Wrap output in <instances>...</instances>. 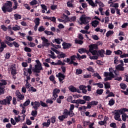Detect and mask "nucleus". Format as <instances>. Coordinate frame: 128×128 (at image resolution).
<instances>
[{
    "instance_id": "obj_57",
    "label": "nucleus",
    "mask_w": 128,
    "mask_h": 128,
    "mask_svg": "<svg viewBox=\"0 0 128 128\" xmlns=\"http://www.w3.org/2000/svg\"><path fill=\"white\" fill-rule=\"evenodd\" d=\"M86 102L84 100H78V104H84Z\"/></svg>"
},
{
    "instance_id": "obj_49",
    "label": "nucleus",
    "mask_w": 128,
    "mask_h": 128,
    "mask_svg": "<svg viewBox=\"0 0 128 128\" xmlns=\"http://www.w3.org/2000/svg\"><path fill=\"white\" fill-rule=\"evenodd\" d=\"M120 62V60H118V57L115 56L114 58V64H118Z\"/></svg>"
},
{
    "instance_id": "obj_6",
    "label": "nucleus",
    "mask_w": 128,
    "mask_h": 128,
    "mask_svg": "<svg viewBox=\"0 0 128 128\" xmlns=\"http://www.w3.org/2000/svg\"><path fill=\"white\" fill-rule=\"evenodd\" d=\"M96 48H98V45L96 44H92L89 46V50L93 56H94V54L96 52Z\"/></svg>"
},
{
    "instance_id": "obj_42",
    "label": "nucleus",
    "mask_w": 128,
    "mask_h": 128,
    "mask_svg": "<svg viewBox=\"0 0 128 128\" xmlns=\"http://www.w3.org/2000/svg\"><path fill=\"white\" fill-rule=\"evenodd\" d=\"M14 18L15 20H20V18H22V16H20L18 14H15L14 15Z\"/></svg>"
},
{
    "instance_id": "obj_21",
    "label": "nucleus",
    "mask_w": 128,
    "mask_h": 128,
    "mask_svg": "<svg viewBox=\"0 0 128 128\" xmlns=\"http://www.w3.org/2000/svg\"><path fill=\"white\" fill-rule=\"evenodd\" d=\"M116 70H124V66L121 64H118L116 66Z\"/></svg>"
},
{
    "instance_id": "obj_50",
    "label": "nucleus",
    "mask_w": 128,
    "mask_h": 128,
    "mask_svg": "<svg viewBox=\"0 0 128 128\" xmlns=\"http://www.w3.org/2000/svg\"><path fill=\"white\" fill-rule=\"evenodd\" d=\"M110 6H111L112 8H118V3H112L110 4Z\"/></svg>"
},
{
    "instance_id": "obj_60",
    "label": "nucleus",
    "mask_w": 128,
    "mask_h": 128,
    "mask_svg": "<svg viewBox=\"0 0 128 128\" xmlns=\"http://www.w3.org/2000/svg\"><path fill=\"white\" fill-rule=\"evenodd\" d=\"M14 120H15L16 122H18L20 120V116H15Z\"/></svg>"
},
{
    "instance_id": "obj_24",
    "label": "nucleus",
    "mask_w": 128,
    "mask_h": 128,
    "mask_svg": "<svg viewBox=\"0 0 128 128\" xmlns=\"http://www.w3.org/2000/svg\"><path fill=\"white\" fill-rule=\"evenodd\" d=\"M57 56L58 58H64L66 56V54H64V53L62 52H60V54H58Z\"/></svg>"
},
{
    "instance_id": "obj_4",
    "label": "nucleus",
    "mask_w": 128,
    "mask_h": 128,
    "mask_svg": "<svg viewBox=\"0 0 128 128\" xmlns=\"http://www.w3.org/2000/svg\"><path fill=\"white\" fill-rule=\"evenodd\" d=\"M36 64L34 66V68H32L34 72H36V74H40V70H42V64L39 60H36Z\"/></svg>"
},
{
    "instance_id": "obj_7",
    "label": "nucleus",
    "mask_w": 128,
    "mask_h": 128,
    "mask_svg": "<svg viewBox=\"0 0 128 128\" xmlns=\"http://www.w3.org/2000/svg\"><path fill=\"white\" fill-rule=\"evenodd\" d=\"M60 92V90L58 88H55L53 90L52 92V100H56V98H58V94Z\"/></svg>"
},
{
    "instance_id": "obj_18",
    "label": "nucleus",
    "mask_w": 128,
    "mask_h": 128,
    "mask_svg": "<svg viewBox=\"0 0 128 128\" xmlns=\"http://www.w3.org/2000/svg\"><path fill=\"white\" fill-rule=\"evenodd\" d=\"M6 48V44H5L4 42H2L1 46L0 47V52H4V48Z\"/></svg>"
},
{
    "instance_id": "obj_41",
    "label": "nucleus",
    "mask_w": 128,
    "mask_h": 128,
    "mask_svg": "<svg viewBox=\"0 0 128 128\" xmlns=\"http://www.w3.org/2000/svg\"><path fill=\"white\" fill-rule=\"evenodd\" d=\"M30 104V100L28 99L24 102V103L22 104V106H24V107L28 106Z\"/></svg>"
},
{
    "instance_id": "obj_38",
    "label": "nucleus",
    "mask_w": 128,
    "mask_h": 128,
    "mask_svg": "<svg viewBox=\"0 0 128 128\" xmlns=\"http://www.w3.org/2000/svg\"><path fill=\"white\" fill-rule=\"evenodd\" d=\"M88 4H90V6H93L94 8L98 6L97 5H96V4L94 2V1H92V0H90L88 2Z\"/></svg>"
},
{
    "instance_id": "obj_20",
    "label": "nucleus",
    "mask_w": 128,
    "mask_h": 128,
    "mask_svg": "<svg viewBox=\"0 0 128 128\" xmlns=\"http://www.w3.org/2000/svg\"><path fill=\"white\" fill-rule=\"evenodd\" d=\"M12 100V96H8L5 98V100H6V102H7V104H10V101Z\"/></svg>"
},
{
    "instance_id": "obj_16",
    "label": "nucleus",
    "mask_w": 128,
    "mask_h": 128,
    "mask_svg": "<svg viewBox=\"0 0 128 128\" xmlns=\"http://www.w3.org/2000/svg\"><path fill=\"white\" fill-rule=\"evenodd\" d=\"M62 46H63V48L66 50V48H70L72 46V44H70V43L64 42L62 44Z\"/></svg>"
},
{
    "instance_id": "obj_12",
    "label": "nucleus",
    "mask_w": 128,
    "mask_h": 128,
    "mask_svg": "<svg viewBox=\"0 0 128 128\" xmlns=\"http://www.w3.org/2000/svg\"><path fill=\"white\" fill-rule=\"evenodd\" d=\"M63 115L66 116V118H68V116H74V114L72 112H70V111L66 109H64L63 112Z\"/></svg>"
},
{
    "instance_id": "obj_64",
    "label": "nucleus",
    "mask_w": 128,
    "mask_h": 128,
    "mask_svg": "<svg viewBox=\"0 0 128 128\" xmlns=\"http://www.w3.org/2000/svg\"><path fill=\"white\" fill-rule=\"evenodd\" d=\"M104 87L106 88H110V84L108 82H106L104 84Z\"/></svg>"
},
{
    "instance_id": "obj_34",
    "label": "nucleus",
    "mask_w": 128,
    "mask_h": 128,
    "mask_svg": "<svg viewBox=\"0 0 128 128\" xmlns=\"http://www.w3.org/2000/svg\"><path fill=\"white\" fill-rule=\"evenodd\" d=\"M40 18H35L34 20L35 24L40 26Z\"/></svg>"
},
{
    "instance_id": "obj_1",
    "label": "nucleus",
    "mask_w": 128,
    "mask_h": 128,
    "mask_svg": "<svg viewBox=\"0 0 128 128\" xmlns=\"http://www.w3.org/2000/svg\"><path fill=\"white\" fill-rule=\"evenodd\" d=\"M109 72H104V76H106V78L104 79V82H107V80H112V78H114V74L116 76L118 75V74H116V70H114V69L112 68H109Z\"/></svg>"
},
{
    "instance_id": "obj_63",
    "label": "nucleus",
    "mask_w": 128,
    "mask_h": 128,
    "mask_svg": "<svg viewBox=\"0 0 128 128\" xmlns=\"http://www.w3.org/2000/svg\"><path fill=\"white\" fill-rule=\"evenodd\" d=\"M4 94V88L0 86V95Z\"/></svg>"
},
{
    "instance_id": "obj_2",
    "label": "nucleus",
    "mask_w": 128,
    "mask_h": 128,
    "mask_svg": "<svg viewBox=\"0 0 128 128\" xmlns=\"http://www.w3.org/2000/svg\"><path fill=\"white\" fill-rule=\"evenodd\" d=\"M2 10L4 12H12V2L10 1H6L2 7Z\"/></svg>"
},
{
    "instance_id": "obj_48",
    "label": "nucleus",
    "mask_w": 128,
    "mask_h": 128,
    "mask_svg": "<svg viewBox=\"0 0 128 128\" xmlns=\"http://www.w3.org/2000/svg\"><path fill=\"white\" fill-rule=\"evenodd\" d=\"M45 30H46V28H44V26H40L38 28V30L40 32H44Z\"/></svg>"
},
{
    "instance_id": "obj_47",
    "label": "nucleus",
    "mask_w": 128,
    "mask_h": 128,
    "mask_svg": "<svg viewBox=\"0 0 128 128\" xmlns=\"http://www.w3.org/2000/svg\"><path fill=\"white\" fill-rule=\"evenodd\" d=\"M6 80H2L0 82V86H6Z\"/></svg>"
},
{
    "instance_id": "obj_23",
    "label": "nucleus",
    "mask_w": 128,
    "mask_h": 128,
    "mask_svg": "<svg viewBox=\"0 0 128 128\" xmlns=\"http://www.w3.org/2000/svg\"><path fill=\"white\" fill-rule=\"evenodd\" d=\"M40 6L42 8V14H44V12H46V10H48V8L44 4H40Z\"/></svg>"
},
{
    "instance_id": "obj_10",
    "label": "nucleus",
    "mask_w": 128,
    "mask_h": 128,
    "mask_svg": "<svg viewBox=\"0 0 128 128\" xmlns=\"http://www.w3.org/2000/svg\"><path fill=\"white\" fill-rule=\"evenodd\" d=\"M31 106H32L33 108H34V110H38V108H40V102H32L30 103Z\"/></svg>"
},
{
    "instance_id": "obj_32",
    "label": "nucleus",
    "mask_w": 128,
    "mask_h": 128,
    "mask_svg": "<svg viewBox=\"0 0 128 128\" xmlns=\"http://www.w3.org/2000/svg\"><path fill=\"white\" fill-rule=\"evenodd\" d=\"M0 104L2 106H6L8 104V103L6 102V100H5V99L3 100H0Z\"/></svg>"
},
{
    "instance_id": "obj_14",
    "label": "nucleus",
    "mask_w": 128,
    "mask_h": 128,
    "mask_svg": "<svg viewBox=\"0 0 128 128\" xmlns=\"http://www.w3.org/2000/svg\"><path fill=\"white\" fill-rule=\"evenodd\" d=\"M120 114H124V112H128V108H123L120 110H116Z\"/></svg>"
},
{
    "instance_id": "obj_43",
    "label": "nucleus",
    "mask_w": 128,
    "mask_h": 128,
    "mask_svg": "<svg viewBox=\"0 0 128 128\" xmlns=\"http://www.w3.org/2000/svg\"><path fill=\"white\" fill-rule=\"evenodd\" d=\"M76 16H72L70 18H68V22H76Z\"/></svg>"
},
{
    "instance_id": "obj_26",
    "label": "nucleus",
    "mask_w": 128,
    "mask_h": 128,
    "mask_svg": "<svg viewBox=\"0 0 128 128\" xmlns=\"http://www.w3.org/2000/svg\"><path fill=\"white\" fill-rule=\"evenodd\" d=\"M50 119H48L47 120V122H44L42 124V126H44L48 127V126H50Z\"/></svg>"
},
{
    "instance_id": "obj_51",
    "label": "nucleus",
    "mask_w": 128,
    "mask_h": 128,
    "mask_svg": "<svg viewBox=\"0 0 128 128\" xmlns=\"http://www.w3.org/2000/svg\"><path fill=\"white\" fill-rule=\"evenodd\" d=\"M112 34H114V32L112 30H109L106 34V36L107 38H108L110 36H112Z\"/></svg>"
},
{
    "instance_id": "obj_36",
    "label": "nucleus",
    "mask_w": 128,
    "mask_h": 128,
    "mask_svg": "<svg viewBox=\"0 0 128 128\" xmlns=\"http://www.w3.org/2000/svg\"><path fill=\"white\" fill-rule=\"evenodd\" d=\"M50 54H49L48 56L51 58H56V56H54V52H52V51L50 50Z\"/></svg>"
},
{
    "instance_id": "obj_33",
    "label": "nucleus",
    "mask_w": 128,
    "mask_h": 128,
    "mask_svg": "<svg viewBox=\"0 0 128 128\" xmlns=\"http://www.w3.org/2000/svg\"><path fill=\"white\" fill-rule=\"evenodd\" d=\"M54 42L58 44H60V42H62V38H55Z\"/></svg>"
},
{
    "instance_id": "obj_37",
    "label": "nucleus",
    "mask_w": 128,
    "mask_h": 128,
    "mask_svg": "<svg viewBox=\"0 0 128 128\" xmlns=\"http://www.w3.org/2000/svg\"><path fill=\"white\" fill-rule=\"evenodd\" d=\"M69 90H70V92H76V88H74L73 86H70L69 87Z\"/></svg>"
},
{
    "instance_id": "obj_29",
    "label": "nucleus",
    "mask_w": 128,
    "mask_h": 128,
    "mask_svg": "<svg viewBox=\"0 0 128 128\" xmlns=\"http://www.w3.org/2000/svg\"><path fill=\"white\" fill-rule=\"evenodd\" d=\"M18 4L16 1L14 2V6H13L12 8V11L18 8Z\"/></svg>"
},
{
    "instance_id": "obj_45",
    "label": "nucleus",
    "mask_w": 128,
    "mask_h": 128,
    "mask_svg": "<svg viewBox=\"0 0 128 128\" xmlns=\"http://www.w3.org/2000/svg\"><path fill=\"white\" fill-rule=\"evenodd\" d=\"M75 44H84V42L81 40H78V39H76L74 40Z\"/></svg>"
},
{
    "instance_id": "obj_61",
    "label": "nucleus",
    "mask_w": 128,
    "mask_h": 128,
    "mask_svg": "<svg viewBox=\"0 0 128 128\" xmlns=\"http://www.w3.org/2000/svg\"><path fill=\"white\" fill-rule=\"evenodd\" d=\"M104 92V90L102 89H100V90H96V94H102V93Z\"/></svg>"
},
{
    "instance_id": "obj_46",
    "label": "nucleus",
    "mask_w": 128,
    "mask_h": 128,
    "mask_svg": "<svg viewBox=\"0 0 128 128\" xmlns=\"http://www.w3.org/2000/svg\"><path fill=\"white\" fill-rule=\"evenodd\" d=\"M44 34H47V36H54V32H50V31H48V30H45L44 31Z\"/></svg>"
},
{
    "instance_id": "obj_30",
    "label": "nucleus",
    "mask_w": 128,
    "mask_h": 128,
    "mask_svg": "<svg viewBox=\"0 0 128 128\" xmlns=\"http://www.w3.org/2000/svg\"><path fill=\"white\" fill-rule=\"evenodd\" d=\"M122 120H124V122H126V118L128 120V115L124 114H122Z\"/></svg>"
},
{
    "instance_id": "obj_28",
    "label": "nucleus",
    "mask_w": 128,
    "mask_h": 128,
    "mask_svg": "<svg viewBox=\"0 0 128 128\" xmlns=\"http://www.w3.org/2000/svg\"><path fill=\"white\" fill-rule=\"evenodd\" d=\"M32 64H30L29 68H28L27 70V72L28 74H32Z\"/></svg>"
},
{
    "instance_id": "obj_27",
    "label": "nucleus",
    "mask_w": 128,
    "mask_h": 128,
    "mask_svg": "<svg viewBox=\"0 0 128 128\" xmlns=\"http://www.w3.org/2000/svg\"><path fill=\"white\" fill-rule=\"evenodd\" d=\"M58 118L60 120V122H64V118H68V117H66V116L63 114L58 116Z\"/></svg>"
},
{
    "instance_id": "obj_44",
    "label": "nucleus",
    "mask_w": 128,
    "mask_h": 128,
    "mask_svg": "<svg viewBox=\"0 0 128 128\" xmlns=\"http://www.w3.org/2000/svg\"><path fill=\"white\" fill-rule=\"evenodd\" d=\"M6 39L8 40V42H14L15 38H12L11 37L9 36H6Z\"/></svg>"
},
{
    "instance_id": "obj_22",
    "label": "nucleus",
    "mask_w": 128,
    "mask_h": 128,
    "mask_svg": "<svg viewBox=\"0 0 128 128\" xmlns=\"http://www.w3.org/2000/svg\"><path fill=\"white\" fill-rule=\"evenodd\" d=\"M78 52L80 54H84V52H86L87 54L88 55V54H90V52H88V51H86V48H84L79 49Z\"/></svg>"
},
{
    "instance_id": "obj_39",
    "label": "nucleus",
    "mask_w": 128,
    "mask_h": 128,
    "mask_svg": "<svg viewBox=\"0 0 128 128\" xmlns=\"http://www.w3.org/2000/svg\"><path fill=\"white\" fill-rule=\"evenodd\" d=\"M83 99H84L86 102H89V100H90V96H83Z\"/></svg>"
},
{
    "instance_id": "obj_58",
    "label": "nucleus",
    "mask_w": 128,
    "mask_h": 128,
    "mask_svg": "<svg viewBox=\"0 0 128 128\" xmlns=\"http://www.w3.org/2000/svg\"><path fill=\"white\" fill-rule=\"evenodd\" d=\"M31 114L32 116H36L38 115V111L32 110L31 112Z\"/></svg>"
},
{
    "instance_id": "obj_17",
    "label": "nucleus",
    "mask_w": 128,
    "mask_h": 128,
    "mask_svg": "<svg viewBox=\"0 0 128 128\" xmlns=\"http://www.w3.org/2000/svg\"><path fill=\"white\" fill-rule=\"evenodd\" d=\"M12 30H14V32H18V30H22V28H20V26L16 24L14 26H12Z\"/></svg>"
},
{
    "instance_id": "obj_55",
    "label": "nucleus",
    "mask_w": 128,
    "mask_h": 128,
    "mask_svg": "<svg viewBox=\"0 0 128 128\" xmlns=\"http://www.w3.org/2000/svg\"><path fill=\"white\" fill-rule=\"evenodd\" d=\"M96 4H98L99 6H100V8H104V5L102 2H98V0H96Z\"/></svg>"
},
{
    "instance_id": "obj_3",
    "label": "nucleus",
    "mask_w": 128,
    "mask_h": 128,
    "mask_svg": "<svg viewBox=\"0 0 128 128\" xmlns=\"http://www.w3.org/2000/svg\"><path fill=\"white\" fill-rule=\"evenodd\" d=\"M104 50H101L99 51H96V52L94 53V56H90V60H98V56L104 58Z\"/></svg>"
},
{
    "instance_id": "obj_40",
    "label": "nucleus",
    "mask_w": 128,
    "mask_h": 128,
    "mask_svg": "<svg viewBox=\"0 0 128 128\" xmlns=\"http://www.w3.org/2000/svg\"><path fill=\"white\" fill-rule=\"evenodd\" d=\"M56 66H64V63L60 60H58L57 61H56Z\"/></svg>"
},
{
    "instance_id": "obj_54",
    "label": "nucleus",
    "mask_w": 128,
    "mask_h": 128,
    "mask_svg": "<svg viewBox=\"0 0 128 128\" xmlns=\"http://www.w3.org/2000/svg\"><path fill=\"white\" fill-rule=\"evenodd\" d=\"M88 72H94V70L92 66H89L86 68Z\"/></svg>"
},
{
    "instance_id": "obj_13",
    "label": "nucleus",
    "mask_w": 128,
    "mask_h": 128,
    "mask_svg": "<svg viewBox=\"0 0 128 128\" xmlns=\"http://www.w3.org/2000/svg\"><path fill=\"white\" fill-rule=\"evenodd\" d=\"M10 70L12 76H16V64H13L10 66Z\"/></svg>"
},
{
    "instance_id": "obj_25",
    "label": "nucleus",
    "mask_w": 128,
    "mask_h": 128,
    "mask_svg": "<svg viewBox=\"0 0 128 128\" xmlns=\"http://www.w3.org/2000/svg\"><path fill=\"white\" fill-rule=\"evenodd\" d=\"M98 24H100V22L96 20H95L92 22V26H94V28H96V26H98Z\"/></svg>"
},
{
    "instance_id": "obj_8",
    "label": "nucleus",
    "mask_w": 128,
    "mask_h": 128,
    "mask_svg": "<svg viewBox=\"0 0 128 128\" xmlns=\"http://www.w3.org/2000/svg\"><path fill=\"white\" fill-rule=\"evenodd\" d=\"M41 40H42V44L43 45V48H44V46L48 48V46H49L50 44V43L48 42V40L46 39V37H41Z\"/></svg>"
},
{
    "instance_id": "obj_19",
    "label": "nucleus",
    "mask_w": 128,
    "mask_h": 128,
    "mask_svg": "<svg viewBox=\"0 0 128 128\" xmlns=\"http://www.w3.org/2000/svg\"><path fill=\"white\" fill-rule=\"evenodd\" d=\"M30 5L31 6H36V4H38V6H36V8H38V2L37 0H32L30 2Z\"/></svg>"
},
{
    "instance_id": "obj_9",
    "label": "nucleus",
    "mask_w": 128,
    "mask_h": 128,
    "mask_svg": "<svg viewBox=\"0 0 128 128\" xmlns=\"http://www.w3.org/2000/svg\"><path fill=\"white\" fill-rule=\"evenodd\" d=\"M56 78H58L60 82V84H64V81H62L66 78V76L62 74V72H59L56 75Z\"/></svg>"
},
{
    "instance_id": "obj_53",
    "label": "nucleus",
    "mask_w": 128,
    "mask_h": 128,
    "mask_svg": "<svg viewBox=\"0 0 128 128\" xmlns=\"http://www.w3.org/2000/svg\"><path fill=\"white\" fill-rule=\"evenodd\" d=\"M114 99H111L110 100H109L108 104L110 106H114Z\"/></svg>"
},
{
    "instance_id": "obj_59",
    "label": "nucleus",
    "mask_w": 128,
    "mask_h": 128,
    "mask_svg": "<svg viewBox=\"0 0 128 128\" xmlns=\"http://www.w3.org/2000/svg\"><path fill=\"white\" fill-rule=\"evenodd\" d=\"M28 92H36V89L34 87H30L28 89Z\"/></svg>"
},
{
    "instance_id": "obj_52",
    "label": "nucleus",
    "mask_w": 128,
    "mask_h": 128,
    "mask_svg": "<svg viewBox=\"0 0 128 128\" xmlns=\"http://www.w3.org/2000/svg\"><path fill=\"white\" fill-rule=\"evenodd\" d=\"M120 86L122 90H126V84H124V83H121L120 84Z\"/></svg>"
},
{
    "instance_id": "obj_11",
    "label": "nucleus",
    "mask_w": 128,
    "mask_h": 128,
    "mask_svg": "<svg viewBox=\"0 0 128 128\" xmlns=\"http://www.w3.org/2000/svg\"><path fill=\"white\" fill-rule=\"evenodd\" d=\"M114 120H118V122H122V119L120 118V114L116 111V110H115L114 111Z\"/></svg>"
},
{
    "instance_id": "obj_35",
    "label": "nucleus",
    "mask_w": 128,
    "mask_h": 128,
    "mask_svg": "<svg viewBox=\"0 0 128 128\" xmlns=\"http://www.w3.org/2000/svg\"><path fill=\"white\" fill-rule=\"evenodd\" d=\"M20 106L21 108H22V114H26V107H24V105H22V104H20Z\"/></svg>"
},
{
    "instance_id": "obj_56",
    "label": "nucleus",
    "mask_w": 128,
    "mask_h": 128,
    "mask_svg": "<svg viewBox=\"0 0 128 128\" xmlns=\"http://www.w3.org/2000/svg\"><path fill=\"white\" fill-rule=\"evenodd\" d=\"M61 18H62L63 20H66V21L68 22V17L64 14H62V16H61Z\"/></svg>"
},
{
    "instance_id": "obj_31",
    "label": "nucleus",
    "mask_w": 128,
    "mask_h": 128,
    "mask_svg": "<svg viewBox=\"0 0 128 128\" xmlns=\"http://www.w3.org/2000/svg\"><path fill=\"white\" fill-rule=\"evenodd\" d=\"M114 54H117L118 56H122V51L118 50L116 51H114Z\"/></svg>"
},
{
    "instance_id": "obj_15",
    "label": "nucleus",
    "mask_w": 128,
    "mask_h": 128,
    "mask_svg": "<svg viewBox=\"0 0 128 128\" xmlns=\"http://www.w3.org/2000/svg\"><path fill=\"white\" fill-rule=\"evenodd\" d=\"M16 94L19 100H22L24 98V96L20 94V92L18 90L16 91Z\"/></svg>"
},
{
    "instance_id": "obj_5",
    "label": "nucleus",
    "mask_w": 128,
    "mask_h": 128,
    "mask_svg": "<svg viewBox=\"0 0 128 128\" xmlns=\"http://www.w3.org/2000/svg\"><path fill=\"white\" fill-rule=\"evenodd\" d=\"M90 20V17L86 16V15H82V16L80 18V24H88V22Z\"/></svg>"
},
{
    "instance_id": "obj_62",
    "label": "nucleus",
    "mask_w": 128,
    "mask_h": 128,
    "mask_svg": "<svg viewBox=\"0 0 128 128\" xmlns=\"http://www.w3.org/2000/svg\"><path fill=\"white\" fill-rule=\"evenodd\" d=\"M8 30L10 32L11 34H14V31L12 30V26H8Z\"/></svg>"
}]
</instances>
